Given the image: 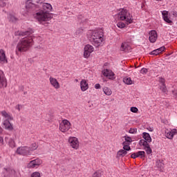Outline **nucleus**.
<instances>
[{
  "label": "nucleus",
  "instance_id": "obj_1",
  "mask_svg": "<svg viewBox=\"0 0 177 177\" xmlns=\"http://www.w3.org/2000/svg\"><path fill=\"white\" fill-rule=\"evenodd\" d=\"M43 10H39L35 15V19L42 23L44 21H49L50 20V14L49 12L52 11V5L50 3H44L42 6Z\"/></svg>",
  "mask_w": 177,
  "mask_h": 177
},
{
  "label": "nucleus",
  "instance_id": "obj_2",
  "mask_svg": "<svg viewBox=\"0 0 177 177\" xmlns=\"http://www.w3.org/2000/svg\"><path fill=\"white\" fill-rule=\"evenodd\" d=\"M103 37H104V35L102 29L94 30L91 32L90 41L94 46L98 48L103 42Z\"/></svg>",
  "mask_w": 177,
  "mask_h": 177
},
{
  "label": "nucleus",
  "instance_id": "obj_3",
  "mask_svg": "<svg viewBox=\"0 0 177 177\" xmlns=\"http://www.w3.org/2000/svg\"><path fill=\"white\" fill-rule=\"evenodd\" d=\"M31 44H32V38L24 37L17 44V50L18 52H27L30 49Z\"/></svg>",
  "mask_w": 177,
  "mask_h": 177
},
{
  "label": "nucleus",
  "instance_id": "obj_4",
  "mask_svg": "<svg viewBox=\"0 0 177 177\" xmlns=\"http://www.w3.org/2000/svg\"><path fill=\"white\" fill-rule=\"evenodd\" d=\"M118 19L119 20L125 21L129 24H131V23H133V19L132 15L129 12H128V10L125 9H122V10L118 14Z\"/></svg>",
  "mask_w": 177,
  "mask_h": 177
},
{
  "label": "nucleus",
  "instance_id": "obj_5",
  "mask_svg": "<svg viewBox=\"0 0 177 177\" xmlns=\"http://www.w3.org/2000/svg\"><path fill=\"white\" fill-rule=\"evenodd\" d=\"M70 128H71V123L67 120H62V122L59 124V130L64 133L68 132Z\"/></svg>",
  "mask_w": 177,
  "mask_h": 177
},
{
  "label": "nucleus",
  "instance_id": "obj_6",
  "mask_svg": "<svg viewBox=\"0 0 177 177\" xmlns=\"http://www.w3.org/2000/svg\"><path fill=\"white\" fill-rule=\"evenodd\" d=\"M17 153L19 156H31L30 147H19L17 149Z\"/></svg>",
  "mask_w": 177,
  "mask_h": 177
},
{
  "label": "nucleus",
  "instance_id": "obj_7",
  "mask_svg": "<svg viewBox=\"0 0 177 177\" xmlns=\"http://www.w3.org/2000/svg\"><path fill=\"white\" fill-rule=\"evenodd\" d=\"M26 8L28 13H37L35 12L37 5L32 3V0H28L26 2Z\"/></svg>",
  "mask_w": 177,
  "mask_h": 177
},
{
  "label": "nucleus",
  "instance_id": "obj_8",
  "mask_svg": "<svg viewBox=\"0 0 177 177\" xmlns=\"http://www.w3.org/2000/svg\"><path fill=\"white\" fill-rule=\"evenodd\" d=\"M68 142L72 149H75V150H78V149L80 148V141H78V138L75 137H70L68 139Z\"/></svg>",
  "mask_w": 177,
  "mask_h": 177
},
{
  "label": "nucleus",
  "instance_id": "obj_9",
  "mask_svg": "<svg viewBox=\"0 0 177 177\" xmlns=\"http://www.w3.org/2000/svg\"><path fill=\"white\" fill-rule=\"evenodd\" d=\"M8 86V81L5 77L3 71L0 70V89H3Z\"/></svg>",
  "mask_w": 177,
  "mask_h": 177
},
{
  "label": "nucleus",
  "instance_id": "obj_10",
  "mask_svg": "<svg viewBox=\"0 0 177 177\" xmlns=\"http://www.w3.org/2000/svg\"><path fill=\"white\" fill-rule=\"evenodd\" d=\"M157 38H158V35H157V31L152 30L149 32V41L151 44H154L156 41H157Z\"/></svg>",
  "mask_w": 177,
  "mask_h": 177
},
{
  "label": "nucleus",
  "instance_id": "obj_11",
  "mask_svg": "<svg viewBox=\"0 0 177 177\" xmlns=\"http://www.w3.org/2000/svg\"><path fill=\"white\" fill-rule=\"evenodd\" d=\"M140 146H143L144 150H145L147 154H151V153H153L150 145L147 142L141 141Z\"/></svg>",
  "mask_w": 177,
  "mask_h": 177
},
{
  "label": "nucleus",
  "instance_id": "obj_12",
  "mask_svg": "<svg viewBox=\"0 0 177 177\" xmlns=\"http://www.w3.org/2000/svg\"><path fill=\"white\" fill-rule=\"evenodd\" d=\"M142 138L143 139L140 140L139 142V145H140L141 142H146L147 143H151V136H150V134L147 132L142 133Z\"/></svg>",
  "mask_w": 177,
  "mask_h": 177
},
{
  "label": "nucleus",
  "instance_id": "obj_13",
  "mask_svg": "<svg viewBox=\"0 0 177 177\" xmlns=\"http://www.w3.org/2000/svg\"><path fill=\"white\" fill-rule=\"evenodd\" d=\"M34 33V30L31 28H29L25 32H20V31H18V32H15V35H21L22 37H26V35L28 36V35H31V34H33Z\"/></svg>",
  "mask_w": 177,
  "mask_h": 177
},
{
  "label": "nucleus",
  "instance_id": "obj_14",
  "mask_svg": "<svg viewBox=\"0 0 177 177\" xmlns=\"http://www.w3.org/2000/svg\"><path fill=\"white\" fill-rule=\"evenodd\" d=\"M103 75L107 77L109 80H114V72L111 70L106 69L102 71Z\"/></svg>",
  "mask_w": 177,
  "mask_h": 177
},
{
  "label": "nucleus",
  "instance_id": "obj_15",
  "mask_svg": "<svg viewBox=\"0 0 177 177\" xmlns=\"http://www.w3.org/2000/svg\"><path fill=\"white\" fill-rule=\"evenodd\" d=\"M49 81L52 86H53V88H55V89H59V88H60V84H59V82L56 78L50 77Z\"/></svg>",
  "mask_w": 177,
  "mask_h": 177
},
{
  "label": "nucleus",
  "instance_id": "obj_16",
  "mask_svg": "<svg viewBox=\"0 0 177 177\" xmlns=\"http://www.w3.org/2000/svg\"><path fill=\"white\" fill-rule=\"evenodd\" d=\"M80 88L82 92H85V91H88V88H89V84H88V82H86V80H82V81L80 82Z\"/></svg>",
  "mask_w": 177,
  "mask_h": 177
},
{
  "label": "nucleus",
  "instance_id": "obj_17",
  "mask_svg": "<svg viewBox=\"0 0 177 177\" xmlns=\"http://www.w3.org/2000/svg\"><path fill=\"white\" fill-rule=\"evenodd\" d=\"M165 50V46H162L158 49L153 50L151 53H149V55H153V56H157V55H160V53H162Z\"/></svg>",
  "mask_w": 177,
  "mask_h": 177
},
{
  "label": "nucleus",
  "instance_id": "obj_18",
  "mask_svg": "<svg viewBox=\"0 0 177 177\" xmlns=\"http://www.w3.org/2000/svg\"><path fill=\"white\" fill-rule=\"evenodd\" d=\"M0 63H1V64L8 63V59H6V55H5V51H3V50H0Z\"/></svg>",
  "mask_w": 177,
  "mask_h": 177
},
{
  "label": "nucleus",
  "instance_id": "obj_19",
  "mask_svg": "<svg viewBox=\"0 0 177 177\" xmlns=\"http://www.w3.org/2000/svg\"><path fill=\"white\" fill-rule=\"evenodd\" d=\"M3 125L5 127V129H7V131H13V126L10 123V120H4Z\"/></svg>",
  "mask_w": 177,
  "mask_h": 177
},
{
  "label": "nucleus",
  "instance_id": "obj_20",
  "mask_svg": "<svg viewBox=\"0 0 177 177\" xmlns=\"http://www.w3.org/2000/svg\"><path fill=\"white\" fill-rule=\"evenodd\" d=\"M163 19L166 21V23H168L169 24H171L172 23V21L169 19V17H168V12H165L162 13Z\"/></svg>",
  "mask_w": 177,
  "mask_h": 177
},
{
  "label": "nucleus",
  "instance_id": "obj_21",
  "mask_svg": "<svg viewBox=\"0 0 177 177\" xmlns=\"http://www.w3.org/2000/svg\"><path fill=\"white\" fill-rule=\"evenodd\" d=\"M129 49V45H128V43H122L120 46V50L122 52H128Z\"/></svg>",
  "mask_w": 177,
  "mask_h": 177
},
{
  "label": "nucleus",
  "instance_id": "obj_22",
  "mask_svg": "<svg viewBox=\"0 0 177 177\" xmlns=\"http://www.w3.org/2000/svg\"><path fill=\"white\" fill-rule=\"evenodd\" d=\"M1 114L2 115V117H4V118H6V120H13V117L10 116L9 114H8L6 113V111H2L1 112Z\"/></svg>",
  "mask_w": 177,
  "mask_h": 177
},
{
  "label": "nucleus",
  "instance_id": "obj_23",
  "mask_svg": "<svg viewBox=\"0 0 177 177\" xmlns=\"http://www.w3.org/2000/svg\"><path fill=\"white\" fill-rule=\"evenodd\" d=\"M127 154H128V152L124 151V149H120L117 153L118 157H125Z\"/></svg>",
  "mask_w": 177,
  "mask_h": 177
},
{
  "label": "nucleus",
  "instance_id": "obj_24",
  "mask_svg": "<svg viewBox=\"0 0 177 177\" xmlns=\"http://www.w3.org/2000/svg\"><path fill=\"white\" fill-rule=\"evenodd\" d=\"M122 145H123V150L124 151H129V150H131V147L129 146V143L127 142H123Z\"/></svg>",
  "mask_w": 177,
  "mask_h": 177
},
{
  "label": "nucleus",
  "instance_id": "obj_25",
  "mask_svg": "<svg viewBox=\"0 0 177 177\" xmlns=\"http://www.w3.org/2000/svg\"><path fill=\"white\" fill-rule=\"evenodd\" d=\"M103 92L104 93H105V95H106L107 96H110L112 93L113 91H111V89L109 88V87H104L103 88Z\"/></svg>",
  "mask_w": 177,
  "mask_h": 177
},
{
  "label": "nucleus",
  "instance_id": "obj_26",
  "mask_svg": "<svg viewBox=\"0 0 177 177\" xmlns=\"http://www.w3.org/2000/svg\"><path fill=\"white\" fill-rule=\"evenodd\" d=\"M84 50H87L89 53H92V52H93L94 50V48L93 46H91L90 44H87L84 47Z\"/></svg>",
  "mask_w": 177,
  "mask_h": 177
},
{
  "label": "nucleus",
  "instance_id": "obj_27",
  "mask_svg": "<svg viewBox=\"0 0 177 177\" xmlns=\"http://www.w3.org/2000/svg\"><path fill=\"white\" fill-rule=\"evenodd\" d=\"M146 153L144 151H139L136 153V157H140V158H145Z\"/></svg>",
  "mask_w": 177,
  "mask_h": 177
},
{
  "label": "nucleus",
  "instance_id": "obj_28",
  "mask_svg": "<svg viewBox=\"0 0 177 177\" xmlns=\"http://www.w3.org/2000/svg\"><path fill=\"white\" fill-rule=\"evenodd\" d=\"M8 19L10 21H12V23H15V21H17V18H16V17L12 14L8 15Z\"/></svg>",
  "mask_w": 177,
  "mask_h": 177
},
{
  "label": "nucleus",
  "instance_id": "obj_29",
  "mask_svg": "<svg viewBox=\"0 0 177 177\" xmlns=\"http://www.w3.org/2000/svg\"><path fill=\"white\" fill-rule=\"evenodd\" d=\"M123 82L127 84V85H132V80L131 77H124Z\"/></svg>",
  "mask_w": 177,
  "mask_h": 177
},
{
  "label": "nucleus",
  "instance_id": "obj_30",
  "mask_svg": "<svg viewBox=\"0 0 177 177\" xmlns=\"http://www.w3.org/2000/svg\"><path fill=\"white\" fill-rule=\"evenodd\" d=\"M37 149H38V145L37 143H33L31 147H29V151H34V150H37Z\"/></svg>",
  "mask_w": 177,
  "mask_h": 177
},
{
  "label": "nucleus",
  "instance_id": "obj_31",
  "mask_svg": "<svg viewBox=\"0 0 177 177\" xmlns=\"http://www.w3.org/2000/svg\"><path fill=\"white\" fill-rule=\"evenodd\" d=\"M160 91H162V92H163L164 93H166V92L168 91V90L167 89V86H165V83L162 82V86H160Z\"/></svg>",
  "mask_w": 177,
  "mask_h": 177
},
{
  "label": "nucleus",
  "instance_id": "obj_32",
  "mask_svg": "<svg viewBox=\"0 0 177 177\" xmlns=\"http://www.w3.org/2000/svg\"><path fill=\"white\" fill-rule=\"evenodd\" d=\"M33 162H35V165H36V167H38L42 164V160L39 158L33 160Z\"/></svg>",
  "mask_w": 177,
  "mask_h": 177
},
{
  "label": "nucleus",
  "instance_id": "obj_33",
  "mask_svg": "<svg viewBox=\"0 0 177 177\" xmlns=\"http://www.w3.org/2000/svg\"><path fill=\"white\" fill-rule=\"evenodd\" d=\"M84 32V29L82 28H79L75 32V35H81Z\"/></svg>",
  "mask_w": 177,
  "mask_h": 177
},
{
  "label": "nucleus",
  "instance_id": "obj_34",
  "mask_svg": "<svg viewBox=\"0 0 177 177\" xmlns=\"http://www.w3.org/2000/svg\"><path fill=\"white\" fill-rule=\"evenodd\" d=\"M36 165L34 162V160L30 161L28 164V168H35Z\"/></svg>",
  "mask_w": 177,
  "mask_h": 177
},
{
  "label": "nucleus",
  "instance_id": "obj_35",
  "mask_svg": "<svg viewBox=\"0 0 177 177\" xmlns=\"http://www.w3.org/2000/svg\"><path fill=\"white\" fill-rule=\"evenodd\" d=\"M89 56H91V53H89V51H87V50H84V57H85V59H88Z\"/></svg>",
  "mask_w": 177,
  "mask_h": 177
},
{
  "label": "nucleus",
  "instance_id": "obj_36",
  "mask_svg": "<svg viewBox=\"0 0 177 177\" xmlns=\"http://www.w3.org/2000/svg\"><path fill=\"white\" fill-rule=\"evenodd\" d=\"M166 138H167V139H173L174 134L172 133L171 131H169L167 133H166Z\"/></svg>",
  "mask_w": 177,
  "mask_h": 177
},
{
  "label": "nucleus",
  "instance_id": "obj_37",
  "mask_svg": "<svg viewBox=\"0 0 177 177\" xmlns=\"http://www.w3.org/2000/svg\"><path fill=\"white\" fill-rule=\"evenodd\" d=\"M93 177H102V172L100 171H95L93 174Z\"/></svg>",
  "mask_w": 177,
  "mask_h": 177
},
{
  "label": "nucleus",
  "instance_id": "obj_38",
  "mask_svg": "<svg viewBox=\"0 0 177 177\" xmlns=\"http://www.w3.org/2000/svg\"><path fill=\"white\" fill-rule=\"evenodd\" d=\"M125 141L124 142H126V143H129V145L131 144V143H132V138H131V137H129V136H126L125 137Z\"/></svg>",
  "mask_w": 177,
  "mask_h": 177
},
{
  "label": "nucleus",
  "instance_id": "obj_39",
  "mask_svg": "<svg viewBox=\"0 0 177 177\" xmlns=\"http://www.w3.org/2000/svg\"><path fill=\"white\" fill-rule=\"evenodd\" d=\"M117 26L119 28H124L125 27V24H124L123 22H118L117 24Z\"/></svg>",
  "mask_w": 177,
  "mask_h": 177
},
{
  "label": "nucleus",
  "instance_id": "obj_40",
  "mask_svg": "<svg viewBox=\"0 0 177 177\" xmlns=\"http://www.w3.org/2000/svg\"><path fill=\"white\" fill-rule=\"evenodd\" d=\"M129 133H138V129H136V128H134V129L131 128L129 129Z\"/></svg>",
  "mask_w": 177,
  "mask_h": 177
},
{
  "label": "nucleus",
  "instance_id": "obj_41",
  "mask_svg": "<svg viewBox=\"0 0 177 177\" xmlns=\"http://www.w3.org/2000/svg\"><path fill=\"white\" fill-rule=\"evenodd\" d=\"M31 177H41V174L39 172H34L31 174Z\"/></svg>",
  "mask_w": 177,
  "mask_h": 177
},
{
  "label": "nucleus",
  "instance_id": "obj_42",
  "mask_svg": "<svg viewBox=\"0 0 177 177\" xmlns=\"http://www.w3.org/2000/svg\"><path fill=\"white\" fill-rule=\"evenodd\" d=\"M149 70L146 68H142L140 71L141 74H147Z\"/></svg>",
  "mask_w": 177,
  "mask_h": 177
},
{
  "label": "nucleus",
  "instance_id": "obj_43",
  "mask_svg": "<svg viewBox=\"0 0 177 177\" xmlns=\"http://www.w3.org/2000/svg\"><path fill=\"white\" fill-rule=\"evenodd\" d=\"M131 113H138V108L135 107V106H132L131 109H130Z\"/></svg>",
  "mask_w": 177,
  "mask_h": 177
},
{
  "label": "nucleus",
  "instance_id": "obj_44",
  "mask_svg": "<svg viewBox=\"0 0 177 177\" xmlns=\"http://www.w3.org/2000/svg\"><path fill=\"white\" fill-rule=\"evenodd\" d=\"M0 133H2V127H0ZM0 145H3V138L0 136Z\"/></svg>",
  "mask_w": 177,
  "mask_h": 177
},
{
  "label": "nucleus",
  "instance_id": "obj_45",
  "mask_svg": "<svg viewBox=\"0 0 177 177\" xmlns=\"http://www.w3.org/2000/svg\"><path fill=\"white\" fill-rule=\"evenodd\" d=\"M131 158L135 159V158H138V156H136V153H133L131 155Z\"/></svg>",
  "mask_w": 177,
  "mask_h": 177
},
{
  "label": "nucleus",
  "instance_id": "obj_46",
  "mask_svg": "<svg viewBox=\"0 0 177 177\" xmlns=\"http://www.w3.org/2000/svg\"><path fill=\"white\" fill-rule=\"evenodd\" d=\"M171 133H173V136H174V135H176L177 130L176 129H173V130L171 131Z\"/></svg>",
  "mask_w": 177,
  "mask_h": 177
},
{
  "label": "nucleus",
  "instance_id": "obj_47",
  "mask_svg": "<svg viewBox=\"0 0 177 177\" xmlns=\"http://www.w3.org/2000/svg\"><path fill=\"white\" fill-rule=\"evenodd\" d=\"M95 89H100V84H96L95 85Z\"/></svg>",
  "mask_w": 177,
  "mask_h": 177
},
{
  "label": "nucleus",
  "instance_id": "obj_48",
  "mask_svg": "<svg viewBox=\"0 0 177 177\" xmlns=\"http://www.w3.org/2000/svg\"><path fill=\"white\" fill-rule=\"evenodd\" d=\"M45 2V0H37V3H44Z\"/></svg>",
  "mask_w": 177,
  "mask_h": 177
},
{
  "label": "nucleus",
  "instance_id": "obj_49",
  "mask_svg": "<svg viewBox=\"0 0 177 177\" xmlns=\"http://www.w3.org/2000/svg\"><path fill=\"white\" fill-rule=\"evenodd\" d=\"M20 104H17L16 106H15V109L16 110H18V111H20Z\"/></svg>",
  "mask_w": 177,
  "mask_h": 177
},
{
  "label": "nucleus",
  "instance_id": "obj_50",
  "mask_svg": "<svg viewBox=\"0 0 177 177\" xmlns=\"http://www.w3.org/2000/svg\"><path fill=\"white\" fill-rule=\"evenodd\" d=\"M173 15H174V16H177V12H174Z\"/></svg>",
  "mask_w": 177,
  "mask_h": 177
},
{
  "label": "nucleus",
  "instance_id": "obj_51",
  "mask_svg": "<svg viewBox=\"0 0 177 177\" xmlns=\"http://www.w3.org/2000/svg\"><path fill=\"white\" fill-rule=\"evenodd\" d=\"M151 132H153V131H154V129H153V128H150V130H149Z\"/></svg>",
  "mask_w": 177,
  "mask_h": 177
},
{
  "label": "nucleus",
  "instance_id": "obj_52",
  "mask_svg": "<svg viewBox=\"0 0 177 177\" xmlns=\"http://www.w3.org/2000/svg\"><path fill=\"white\" fill-rule=\"evenodd\" d=\"M3 6H6V3H3Z\"/></svg>",
  "mask_w": 177,
  "mask_h": 177
},
{
  "label": "nucleus",
  "instance_id": "obj_53",
  "mask_svg": "<svg viewBox=\"0 0 177 177\" xmlns=\"http://www.w3.org/2000/svg\"><path fill=\"white\" fill-rule=\"evenodd\" d=\"M46 26H48V23H46Z\"/></svg>",
  "mask_w": 177,
  "mask_h": 177
},
{
  "label": "nucleus",
  "instance_id": "obj_54",
  "mask_svg": "<svg viewBox=\"0 0 177 177\" xmlns=\"http://www.w3.org/2000/svg\"><path fill=\"white\" fill-rule=\"evenodd\" d=\"M26 93H27V92H25V93H24V95H26Z\"/></svg>",
  "mask_w": 177,
  "mask_h": 177
},
{
  "label": "nucleus",
  "instance_id": "obj_55",
  "mask_svg": "<svg viewBox=\"0 0 177 177\" xmlns=\"http://www.w3.org/2000/svg\"><path fill=\"white\" fill-rule=\"evenodd\" d=\"M156 1H161V0H156Z\"/></svg>",
  "mask_w": 177,
  "mask_h": 177
}]
</instances>
